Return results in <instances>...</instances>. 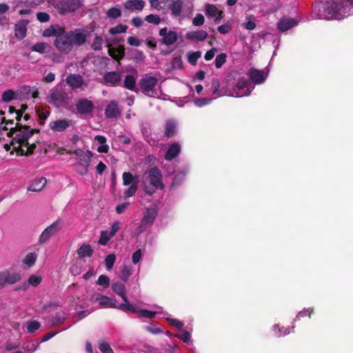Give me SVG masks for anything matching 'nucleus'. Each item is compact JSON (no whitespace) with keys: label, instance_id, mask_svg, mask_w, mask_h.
Here are the masks:
<instances>
[{"label":"nucleus","instance_id":"obj_1","mask_svg":"<svg viewBox=\"0 0 353 353\" xmlns=\"http://www.w3.org/2000/svg\"><path fill=\"white\" fill-rule=\"evenodd\" d=\"M39 129L32 128L30 125L18 123L11 128L7 133L12 138L10 143L14 145V150L20 156H29L34 153L37 147L36 143H30L29 139L35 133H39Z\"/></svg>","mask_w":353,"mask_h":353},{"label":"nucleus","instance_id":"obj_2","mask_svg":"<svg viewBox=\"0 0 353 353\" xmlns=\"http://www.w3.org/2000/svg\"><path fill=\"white\" fill-rule=\"evenodd\" d=\"M312 8L321 19H340L353 14V1H315Z\"/></svg>","mask_w":353,"mask_h":353},{"label":"nucleus","instance_id":"obj_3","mask_svg":"<svg viewBox=\"0 0 353 353\" xmlns=\"http://www.w3.org/2000/svg\"><path fill=\"white\" fill-rule=\"evenodd\" d=\"M54 45L61 53L68 54L72 51L73 46L65 28L57 35V38H55Z\"/></svg>","mask_w":353,"mask_h":353},{"label":"nucleus","instance_id":"obj_4","mask_svg":"<svg viewBox=\"0 0 353 353\" xmlns=\"http://www.w3.org/2000/svg\"><path fill=\"white\" fill-rule=\"evenodd\" d=\"M61 221L57 220L42 232L39 237L38 243L40 245L46 243L52 236L56 235L61 230Z\"/></svg>","mask_w":353,"mask_h":353},{"label":"nucleus","instance_id":"obj_5","mask_svg":"<svg viewBox=\"0 0 353 353\" xmlns=\"http://www.w3.org/2000/svg\"><path fill=\"white\" fill-rule=\"evenodd\" d=\"M158 83V79L155 77L145 74L139 81V86L141 92L148 97H151V92H153Z\"/></svg>","mask_w":353,"mask_h":353},{"label":"nucleus","instance_id":"obj_6","mask_svg":"<svg viewBox=\"0 0 353 353\" xmlns=\"http://www.w3.org/2000/svg\"><path fill=\"white\" fill-rule=\"evenodd\" d=\"M72 41V46H81L86 42L88 32L84 28H77L74 30L67 31Z\"/></svg>","mask_w":353,"mask_h":353},{"label":"nucleus","instance_id":"obj_7","mask_svg":"<svg viewBox=\"0 0 353 353\" xmlns=\"http://www.w3.org/2000/svg\"><path fill=\"white\" fill-rule=\"evenodd\" d=\"M81 1H53L54 8L61 14L73 12L81 6Z\"/></svg>","mask_w":353,"mask_h":353},{"label":"nucleus","instance_id":"obj_8","mask_svg":"<svg viewBox=\"0 0 353 353\" xmlns=\"http://www.w3.org/2000/svg\"><path fill=\"white\" fill-rule=\"evenodd\" d=\"M20 274L4 270L0 272V289L6 285H13L21 280Z\"/></svg>","mask_w":353,"mask_h":353},{"label":"nucleus","instance_id":"obj_9","mask_svg":"<svg viewBox=\"0 0 353 353\" xmlns=\"http://www.w3.org/2000/svg\"><path fill=\"white\" fill-rule=\"evenodd\" d=\"M162 177L161 172L157 167H153L149 170L148 179L150 185L159 188L160 190H163L165 188L162 182Z\"/></svg>","mask_w":353,"mask_h":353},{"label":"nucleus","instance_id":"obj_10","mask_svg":"<svg viewBox=\"0 0 353 353\" xmlns=\"http://www.w3.org/2000/svg\"><path fill=\"white\" fill-rule=\"evenodd\" d=\"M159 34L162 37L160 43L166 46H171L178 40V34L173 30H168L166 27L161 28Z\"/></svg>","mask_w":353,"mask_h":353},{"label":"nucleus","instance_id":"obj_11","mask_svg":"<svg viewBox=\"0 0 353 353\" xmlns=\"http://www.w3.org/2000/svg\"><path fill=\"white\" fill-rule=\"evenodd\" d=\"M103 79L105 85L112 87L119 86L121 83V74L117 71L106 72Z\"/></svg>","mask_w":353,"mask_h":353},{"label":"nucleus","instance_id":"obj_12","mask_svg":"<svg viewBox=\"0 0 353 353\" xmlns=\"http://www.w3.org/2000/svg\"><path fill=\"white\" fill-rule=\"evenodd\" d=\"M76 109L80 114H87L93 112L94 105L92 101L88 99L79 100L76 105Z\"/></svg>","mask_w":353,"mask_h":353},{"label":"nucleus","instance_id":"obj_13","mask_svg":"<svg viewBox=\"0 0 353 353\" xmlns=\"http://www.w3.org/2000/svg\"><path fill=\"white\" fill-rule=\"evenodd\" d=\"M68 154H74L79 159L84 163L85 172L88 171V167L90 166L91 157L92 153L89 151H83L82 149H77L75 150H69L67 152Z\"/></svg>","mask_w":353,"mask_h":353},{"label":"nucleus","instance_id":"obj_14","mask_svg":"<svg viewBox=\"0 0 353 353\" xmlns=\"http://www.w3.org/2000/svg\"><path fill=\"white\" fill-rule=\"evenodd\" d=\"M250 85L249 80L246 79L244 77H241L237 80L235 88L237 91H236V96L237 97L249 95L250 94L251 90L248 88Z\"/></svg>","mask_w":353,"mask_h":353},{"label":"nucleus","instance_id":"obj_15","mask_svg":"<svg viewBox=\"0 0 353 353\" xmlns=\"http://www.w3.org/2000/svg\"><path fill=\"white\" fill-rule=\"evenodd\" d=\"M248 76L255 84H261L266 79V74L263 70L251 68L247 73Z\"/></svg>","mask_w":353,"mask_h":353},{"label":"nucleus","instance_id":"obj_16","mask_svg":"<svg viewBox=\"0 0 353 353\" xmlns=\"http://www.w3.org/2000/svg\"><path fill=\"white\" fill-rule=\"evenodd\" d=\"M205 12L207 17L214 18V22L218 23L223 17V12L219 10L217 8L212 4H206Z\"/></svg>","mask_w":353,"mask_h":353},{"label":"nucleus","instance_id":"obj_17","mask_svg":"<svg viewBox=\"0 0 353 353\" xmlns=\"http://www.w3.org/2000/svg\"><path fill=\"white\" fill-rule=\"evenodd\" d=\"M66 83L72 89L81 88L84 83L83 78L79 74H70L65 79Z\"/></svg>","mask_w":353,"mask_h":353},{"label":"nucleus","instance_id":"obj_18","mask_svg":"<svg viewBox=\"0 0 353 353\" xmlns=\"http://www.w3.org/2000/svg\"><path fill=\"white\" fill-rule=\"evenodd\" d=\"M18 94L21 95V97L26 99H36L39 97V91L37 88H32L31 86L26 85H24L19 88Z\"/></svg>","mask_w":353,"mask_h":353},{"label":"nucleus","instance_id":"obj_19","mask_svg":"<svg viewBox=\"0 0 353 353\" xmlns=\"http://www.w3.org/2000/svg\"><path fill=\"white\" fill-rule=\"evenodd\" d=\"M105 115L108 119L117 118L120 117L121 112L116 101H112L105 109Z\"/></svg>","mask_w":353,"mask_h":353},{"label":"nucleus","instance_id":"obj_20","mask_svg":"<svg viewBox=\"0 0 353 353\" xmlns=\"http://www.w3.org/2000/svg\"><path fill=\"white\" fill-rule=\"evenodd\" d=\"M71 125V121L68 119H59L50 122V127L54 132H63Z\"/></svg>","mask_w":353,"mask_h":353},{"label":"nucleus","instance_id":"obj_21","mask_svg":"<svg viewBox=\"0 0 353 353\" xmlns=\"http://www.w3.org/2000/svg\"><path fill=\"white\" fill-rule=\"evenodd\" d=\"M108 54L114 60L120 61L125 56V48L123 46L112 47L108 46Z\"/></svg>","mask_w":353,"mask_h":353},{"label":"nucleus","instance_id":"obj_22","mask_svg":"<svg viewBox=\"0 0 353 353\" xmlns=\"http://www.w3.org/2000/svg\"><path fill=\"white\" fill-rule=\"evenodd\" d=\"M208 37L206 31L200 30L196 31H190L185 34V38L193 41H203Z\"/></svg>","mask_w":353,"mask_h":353},{"label":"nucleus","instance_id":"obj_23","mask_svg":"<svg viewBox=\"0 0 353 353\" xmlns=\"http://www.w3.org/2000/svg\"><path fill=\"white\" fill-rule=\"evenodd\" d=\"M181 152V145L178 143H173L170 144L165 152V159L172 161L179 155Z\"/></svg>","mask_w":353,"mask_h":353},{"label":"nucleus","instance_id":"obj_24","mask_svg":"<svg viewBox=\"0 0 353 353\" xmlns=\"http://www.w3.org/2000/svg\"><path fill=\"white\" fill-rule=\"evenodd\" d=\"M28 21L21 20L15 25L14 35L18 39H23L26 36V26Z\"/></svg>","mask_w":353,"mask_h":353},{"label":"nucleus","instance_id":"obj_25","mask_svg":"<svg viewBox=\"0 0 353 353\" xmlns=\"http://www.w3.org/2000/svg\"><path fill=\"white\" fill-rule=\"evenodd\" d=\"M297 25V21L294 19H282L277 23V28L281 32H285Z\"/></svg>","mask_w":353,"mask_h":353},{"label":"nucleus","instance_id":"obj_26","mask_svg":"<svg viewBox=\"0 0 353 353\" xmlns=\"http://www.w3.org/2000/svg\"><path fill=\"white\" fill-rule=\"evenodd\" d=\"M66 94L60 90L52 91L50 94L49 102L56 106L64 102Z\"/></svg>","mask_w":353,"mask_h":353},{"label":"nucleus","instance_id":"obj_27","mask_svg":"<svg viewBox=\"0 0 353 353\" xmlns=\"http://www.w3.org/2000/svg\"><path fill=\"white\" fill-rule=\"evenodd\" d=\"M176 123L174 120H167L165 124L164 136L167 138H172L176 134Z\"/></svg>","mask_w":353,"mask_h":353},{"label":"nucleus","instance_id":"obj_28","mask_svg":"<svg viewBox=\"0 0 353 353\" xmlns=\"http://www.w3.org/2000/svg\"><path fill=\"white\" fill-rule=\"evenodd\" d=\"M47 180L45 177H40L32 181L30 185L28 188V190L31 192H39L46 185Z\"/></svg>","mask_w":353,"mask_h":353},{"label":"nucleus","instance_id":"obj_29","mask_svg":"<svg viewBox=\"0 0 353 353\" xmlns=\"http://www.w3.org/2000/svg\"><path fill=\"white\" fill-rule=\"evenodd\" d=\"M63 28L58 24L51 25L43 31L42 36L44 37H55V38H57V35L60 34Z\"/></svg>","mask_w":353,"mask_h":353},{"label":"nucleus","instance_id":"obj_30","mask_svg":"<svg viewBox=\"0 0 353 353\" xmlns=\"http://www.w3.org/2000/svg\"><path fill=\"white\" fill-rule=\"evenodd\" d=\"M94 252L93 249L89 244L83 243L77 250V253L79 258L90 257Z\"/></svg>","mask_w":353,"mask_h":353},{"label":"nucleus","instance_id":"obj_31","mask_svg":"<svg viewBox=\"0 0 353 353\" xmlns=\"http://www.w3.org/2000/svg\"><path fill=\"white\" fill-rule=\"evenodd\" d=\"M112 289L113 292L121 297L123 301H127V296L125 294V286L123 283L117 281L112 284Z\"/></svg>","mask_w":353,"mask_h":353},{"label":"nucleus","instance_id":"obj_32","mask_svg":"<svg viewBox=\"0 0 353 353\" xmlns=\"http://www.w3.org/2000/svg\"><path fill=\"white\" fill-rule=\"evenodd\" d=\"M157 216V211L154 208H148L141 221L143 224H152Z\"/></svg>","mask_w":353,"mask_h":353},{"label":"nucleus","instance_id":"obj_33","mask_svg":"<svg viewBox=\"0 0 353 353\" xmlns=\"http://www.w3.org/2000/svg\"><path fill=\"white\" fill-rule=\"evenodd\" d=\"M123 185L125 186L132 185L134 182L139 184V179L137 176H134L130 172H125L122 174Z\"/></svg>","mask_w":353,"mask_h":353},{"label":"nucleus","instance_id":"obj_34","mask_svg":"<svg viewBox=\"0 0 353 353\" xmlns=\"http://www.w3.org/2000/svg\"><path fill=\"white\" fill-rule=\"evenodd\" d=\"M183 8V1H172V3L169 5V8L171 10L172 14L178 17L181 14Z\"/></svg>","mask_w":353,"mask_h":353},{"label":"nucleus","instance_id":"obj_35","mask_svg":"<svg viewBox=\"0 0 353 353\" xmlns=\"http://www.w3.org/2000/svg\"><path fill=\"white\" fill-rule=\"evenodd\" d=\"M132 274V267L130 265H124L122 267V269L119 276L122 281H123L124 282H127Z\"/></svg>","mask_w":353,"mask_h":353},{"label":"nucleus","instance_id":"obj_36","mask_svg":"<svg viewBox=\"0 0 353 353\" xmlns=\"http://www.w3.org/2000/svg\"><path fill=\"white\" fill-rule=\"evenodd\" d=\"M123 87L130 90H134L136 87L135 77L131 74L126 75L124 79Z\"/></svg>","mask_w":353,"mask_h":353},{"label":"nucleus","instance_id":"obj_37","mask_svg":"<svg viewBox=\"0 0 353 353\" xmlns=\"http://www.w3.org/2000/svg\"><path fill=\"white\" fill-rule=\"evenodd\" d=\"M124 6L125 8L132 10H141L145 6V1H125Z\"/></svg>","mask_w":353,"mask_h":353},{"label":"nucleus","instance_id":"obj_38","mask_svg":"<svg viewBox=\"0 0 353 353\" xmlns=\"http://www.w3.org/2000/svg\"><path fill=\"white\" fill-rule=\"evenodd\" d=\"M118 309L125 312H137L138 310L137 308L132 304L130 303L128 299L127 298V301H124L123 303H119L118 305Z\"/></svg>","mask_w":353,"mask_h":353},{"label":"nucleus","instance_id":"obj_39","mask_svg":"<svg viewBox=\"0 0 353 353\" xmlns=\"http://www.w3.org/2000/svg\"><path fill=\"white\" fill-rule=\"evenodd\" d=\"M36 260L37 254L34 252H29L23 259V263L28 267H32L35 263Z\"/></svg>","mask_w":353,"mask_h":353},{"label":"nucleus","instance_id":"obj_40","mask_svg":"<svg viewBox=\"0 0 353 353\" xmlns=\"http://www.w3.org/2000/svg\"><path fill=\"white\" fill-rule=\"evenodd\" d=\"M65 319H66V318L65 316V314L57 313V314H54V316H52V320H51V324L53 326L61 325L65 322Z\"/></svg>","mask_w":353,"mask_h":353},{"label":"nucleus","instance_id":"obj_41","mask_svg":"<svg viewBox=\"0 0 353 353\" xmlns=\"http://www.w3.org/2000/svg\"><path fill=\"white\" fill-rule=\"evenodd\" d=\"M201 57V51H195L188 53V62L192 65H196L197 63V60Z\"/></svg>","mask_w":353,"mask_h":353},{"label":"nucleus","instance_id":"obj_42","mask_svg":"<svg viewBox=\"0 0 353 353\" xmlns=\"http://www.w3.org/2000/svg\"><path fill=\"white\" fill-rule=\"evenodd\" d=\"M110 278L107 275L102 274L99 276L96 284L107 289L110 286Z\"/></svg>","mask_w":353,"mask_h":353},{"label":"nucleus","instance_id":"obj_43","mask_svg":"<svg viewBox=\"0 0 353 353\" xmlns=\"http://www.w3.org/2000/svg\"><path fill=\"white\" fill-rule=\"evenodd\" d=\"M49 46L46 43L44 42H40L37 43L34 45H33L31 48V50L34 52H37L41 54H43L46 52V49Z\"/></svg>","mask_w":353,"mask_h":353},{"label":"nucleus","instance_id":"obj_44","mask_svg":"<svg viewBox=\"0 0 353 353\" xmlns=\"http://www.w3.org/2000/svg\"><path fill=\"white\" fill-rule=\"evenodd\" d=\"M128 26L126 25L119 24L115 27L111 28L109 30V32L111 34H117L119 33H124L126 32Z\"/></svg>","mask_w":353,"mask_h":353},{"label":"nucleus","instance_id":"obj_45","mask_svg":"<svg viewBox=\"0 0 353 353\" xmlns=\"http://www.w3.org/2000/svg\"><path fill=\"white\" fill-rule=\"evenodd\" d=\"M185 174L186 173L184 171L180 172L176 174L172 180V185H179L185 180Z\"/></svg>","mask_w":353,"mask_h":353},{"label":"nucleus","instance_id":"obj_46","mask_svg":"<svg viewBox=\"0 0 353 353\" xmlns=\"http://www.w3.org/2000/svg\"><path fill=\"white\" fill-rule=\"evenodd\" d=\"M41 324L37 321H30L27 324V330L29 333H34L36 330H39Z\"/></svg>","mask_w":353,"mask_h":353},{"label":"nucleus","instance_id":"obj_47","mask_svg":"<svg viewBox=\"0 0 353 353\" xmlns=\"http://www.w3.org/2000/svg\"><path fill=\"white\" fill-rule=\"evenodd\" d=\"M220 86H221V84H220L219 80L217 78H214L212 81L211 88H210L211 91L213 94L220 95V91H219Z\"/></svg>","mask_w":353,"mask_h":353},{"label":"nucleus","instance_id":"obj_48","mask_svg":"<svg viewBox=\"0 0 353 353\" xmlns=\"http://www.w3.org/2000/svg\"><path fill=\"white\" fill-rule=\"evenodd\" d=\"M227 55L225 53L218 54L215 59V66L216 68H221L226 61Z\"/></svg>","mask_w":353,"mask_h":353},{"label":"nucleus","instance_id":"obj_49","mask_svg":"<svg viewBox=\"0 0 353 353\" xmlns=\"http://www.w3.org/2000/svg\"><path fill=\"white\" fill-rule=\"evenodd\" d=\"M15 92L12 90H7L2 94V100L5 102H10L14 99Z\"/></svg>","mask_w":353,"mask_h":353},{"label":"nucleus","instance_id":"obj_50","mask_svg":"<svg viewBox=\"0 0 353 353\" xmlns=\"http://www.w3.org/2000/svg\"><path fill=\"white\" fill-rule=\"evenodd\" d=\"M99 348L102 353H114L109 343L105 341L99 343Z\"/></svg>","mask_w":353,"mask_h":353},{"label":"nucleus","instance_id":"obj_51","mask_svg":"<svg viewBox=\"0 0 353 353\" xmlns=\"http://www.w3.org/2000/svg\"><path fill=\"white\" fill-rule=\"evenodd\" d=\"M116 260V256L114 254H108L105 259V265L108 270L111 269Z\"/></svg>","mask_w":353,"mask_h":353},{"label":"nucleus","instance_id":"obj_52","mask_svg":"<svg viewBox=\"0 0 353 353\" xmlns=\"http://www.w3.org/2000/svg\"><path fill=\"white\" fill-rule=\"evenodd\" d=\"M137 312H139V316L141 317H144L150 319H153L157 314L155 312H152L144 309H140L138 310Z\"/></svg>","mask_w":353,"mask_h":353},{"label":"nucleus","instance_id":"obj_53","mask_svg":"<svg viewBox=\"0 0 353 353\" xmlns=\"http://www.w3.org/2000/svg\"><path fill=\"white\" fill-rule=\"evenodd\" d=\"M138 189L137 183L134 182L132 185H130L129 188L124 191V196L125 197H130L135 194L137 190Z\"/></svg>","mask_w":353,"mask_h":353},{"label":"nucleus","instance_id":"obj_54","mask_svg":"<svg viewBox=\"0 0 353 353\" xmlns=\"http://www.w3.org/2000/svg\"><path fill=\"white\" fill-rule=\"evenodd\" d=\"M145 20L150 23H152L154 25H158L161 22L160 17L157 14H148L145 17Z\"/></svg>","mask_w":353,"mask_h":353},{"label":"nucleus","instance_id":"obj_55","mask_svg":"<svg viewBox=\"0 0 353 353\" xmlns=\"http://www.w3.org/2000/svg\"><path fill=\"white\" fill-rule=\"evenodd\" d=\"M102 44L103 39L101 37L97 36L95 37L91 47L94 50H99L102 48Z\"/></svg>","mask_w":353,"mask_h":353},{"label":"nucleus","instance_id":"obj_56","mask_svg":"<svg viewBox=\"0 0 353 353\" xmlns=\"http://www.w3.org/2000/svg\"><path fill=\"white\" fill-rule=\"evenodd\" d=\"M42 278L40 276L31 275L28 279V283L34 287H37L41 282Z\"/></svg>","mask_w":353,"mask_h":353},{"label":"nucleus","instance_id":"obj_57","mask_svg":"<svg viewBox=\"0 0 353 353\" xmlns=\"http://www.w3.org/2000/svg\"><path fill=\"white\" fill-rule=\"evenodd\" d=\"M111 237L112 236H110L109 234H108L106 232L102 231L101 232V235H100V238L98 241V243L100 245H105Z\"/></svg>","mask_w":353,"mask_h":353},{"label":"nucleus","instance_id":"obj_58","mask_svg":"<svg viewBox=\"0 0 353 353\" xmlns=\"http://www.w3.org/2000/svg\"><path fill=\"white\" fill-rule=\"evenodd\" d=\"M205 22V18L203 14H197L192 20V24L195 26H201Z\"/></svg>","mask_w":353,"mask_h":353},{"label":"nucleus","instance_id":"obj_59","mask_svg":"<svg viewBox=\"0 0 353 353\" xmlns=\"http://www.w3.org/2000/svg\"><path fill=\"white\" fill-rule=\"evenodd\" d=\"M121 10L117 8H110L107 12L108 16L112 19L118 18L121 16Z\"/></svg>","mask_w":353,"mask_h":353},{"label":"nucleus","instance_id":"obj_60","mask_svg":"<svg viewBox=\"0 0 353 353\" xmlns=\"http://www.w3.org/2000/svg\"><path fill=\"white\" fill-rule=\"evenodd\" d=\"M176 336L185 343L188 342L191 338L190 334L188 331L183 330H181V334L176 335Z\"/></svg>","mask_w":353,"mask_h":353},{"label":"nucleus","instance_id":"obj_61","mask_svg":"<svg viewBox=\"0 0 353 353\" xmlns=\"http://www.w3.org/2000/svg\"><path fill=\"white\" fill-rule=\"evenodd\" d=\"M37 18L41 23L48 22L50 20L49 14L43 12H38L37 14Z\"/></svg>","mask_w":353,"mask_h":353},{"label":"nucleus","instance_id":"obj_62","mask_svg":"<svg viewBox=\"0 0 353 353\" xmlns=\"http://www.w3.org/2000/svg\"><path fill=\"white\" fill-rule=\"evenodd\" d=\"M217 30L221 34H227L231 31L232 27L228 23H224L221 26H219Z\"/></svg>","mask_w":353,"mask_h":353},{"label":"nucleus","instance_id":"obj_63","mask_svg":"<svg viewBox=\"0 0 353 353\" xmlns=\"http://www.w3.org/2000/svg\"><path fill=\"white\" fill-rule=\"evenodd\" d=\"M141 256H142L141 250L138 249L137 250H136L132 254V263L134 264L138 263L141 259Z\"/></svg>","mask_w":353,"mask_h":353},{"label":"nucleus","instance_id":"obj_64","mask_svg":"<svg viewBox=\"0 0 353 353\" xmlns=\"http://www.w3.org/2000/svg\"><path fill=\"white\" fill-rule=\"evenodd\" d=\"M143 190L145 193L148 195H152L154 193L155 190L157 189H159V188H155L151 185H148L145 183H143Z\"/></svg>","mask_w":353,"mask_h":353}]
</instances>
